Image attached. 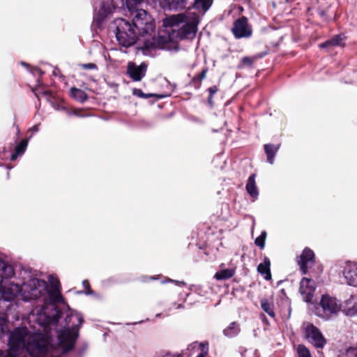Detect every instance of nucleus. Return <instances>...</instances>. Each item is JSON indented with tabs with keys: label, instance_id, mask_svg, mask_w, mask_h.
<instances>
[{
	"label": "nucleus",
	"instance_id": "41",
	"mask_svg": "<svg viewBox=\"0 0 357 357\" xmlns=\"http://www.w3.org/2000/svg\"><path fill=\"white\" fill-rule=\"evenodd\" d=\"M346 314L349 316H354L355 314H357V303L354 305L352 307L348 308L346 310Z\"/></svg>",
	"mask_w": 357,
	"mask_h": 357
},
{
	"label": "nucleus",
	"instance_id": "2",
	"mask_svg": "<svg viewBox=\"0 0 357 357\" xmlns=\"http://www.w3.org/2000/svg\"><path fill=\"white\" fill-rule=\"evenodd\" d=\"M109 29L114 33L116 40L122 47H129L135 45L139 38L132 23L123 18L114 19L110 23Z\"/></svg>",
	"mask_w": 357,
	"mask_h": 357
},
{
	"label": "nucleus",
	"instance_id": "28",
	"mask_svg": "<svg viewBox=\"0 0 357 357\" xmlns=\"http://www.w3.org/2000/svg\"><path fill=\"white\" fill-rule=\"evenodd\" d=\"M133 94L142 98H148L151 97H155L157 100L166 97V95L164 94H158V93H144L142 89H135L133 90Z\"/></svg>",
	"mask_w": 357,
	"mask_h": 357
},
{
	"label": "nucleus",
	"instance_id": "40",
	"mask_svg": "<svg viewBox=\"0 0 357 357\" xmlns=\"http://www.w3.org/2000/svg\"><path fill=\"white\" fill-rule=\"evenodd\" d=\"M80 67L84 70H96L98 66L93 63H82L79 65Z\"/></svg>",
	"mask_w": 357,
	"mask_h": 357
},
{
	"label": "nucleus",
	"instance_id": "20",
	"mask_svg": "<svg viewBox=\"0 0 357 357\" xmlns=\"http://www.w3.org/2000/svg\"><path fill=\"white\" fill-rule=\"evenodd\" d=\"M241 332V327L237 321H233L223 330L225 336L232 338L236 337Z\"/></svg>",
	"mask_w": 357,
	"mask_h": 357
},
{
	"label": "nucleus",
	"instance_id": "53",
	"mask_svg": "<svg viewBox=\"0 0 357 357\" xmlns=\"http://www.w3.org/2000/svg\"><path fill=\"white\" fill-rule=\"evenodd\" d=\"M197 357H205V356H203L202 354H199Z\"/></svg>",
	"mask_w": 357,
	"mask_h": 357
},
{
	"label": "nucleus",
	"instance_id": "39",
	"mask_svg": "<svg viewBox=\"0 0 357 357\" xmlns=\"http://www.w3.org/2000/svg\"><path fill=\"white\" fill-rule=\"evenodd\" d=\"M50 289H60V282L58 278H52L50 280Z\"/></svg>",
	"mask_w": 357,
	"mask_h": 357
},
{
	"label": "nucleus",
	"instance_id": "37",
	"mask_svg": "<svg viewBox=\"0 0 357 357\" xmlns=\"http://www.w3.org/2000/svg\"><path fill=\"white\" fill-rule=\"evenodd\" d=\"M256 57H249V56H244L241 59V64L243 66H246L248 67H252L254 61H255Z\"/></svg>",
	"mask_w": 357,
	"mask_h": 357
},
{
	"label": "nucleus",
	"instance_id": "50",
	"mask_svg": "<svg viewBox=\"0 0 357 357\" xmlns=\"http://www.w3.org/2000/svg\"><path fill=\"white\" fill-rule=\"evenodd\" d=\"M112 3H113V5L114 6H118V3L116 2H115L114 0H112Z\"/></svg>",
	"mask_w": 357,
	"mask_h": 357
},
{
	"label": "nucleus",
	"instance_id": "19",
	"mask_svg": "<svg viewBox=\"0 0 357 357\" xmlns=\"http://www.w3.org/2000/svg\"><path fill=\"white\" fill-rule=\"evenodd\" d=\"M28 142L29 139H23L16 145L14 152L10 155V159L11 161H15L19 156L24 153L28 146Z\"/></svg>",
	"mask_w": 357,
	"mask_h": 357
},
{
	"label": "nucleus",
	"instance_id": "22",
	"mask_svg": "<svg viewBox=\"0 0 357 357\" xmlns=\"http://www.w3.org/2000/svg\"><path fill=\"white\" fill-rule=\"evenodd\" d=\"M235 268L222 269L215 273L214 278H215L217 280H229L235 275Z\"/></svg>",
	"mask_w": 357,
	"mask_h": 357
},
{
	"label": "nucleus",
	"instance_id": "34",
	"mask_svg": "<svg viewBox=\"0 0 357 357\" xmlns=\"http://www.w3.org/2000/svg\"><path fill=\"white\" fill-rule=\"evenodd\" d=\"M345 355L347 357H357V342L347 349Z\"/></svg>",
	"mask_w": 357,
	"mask_h": 357
},
{
	"label": "nucleus",
	"instance_id": "51",
	"mask_svg": "<svg viewBox=\"0 0 357 357\" xmlns=\"http://www.w3.org/2000/svg\"><path fill=\"white\" fill-rule=\"evenodd\" d=\"M38 129L37 126H33V130H34V131H38Z\"/></svg>",
	"mask_w": 357,
	"mask_h": 357
},
{
	"label": "nucleus",
	"instance_id": "17",
	"mask_svg": "<svg viewBox=\"0 0 357 357\" xmlns=\"http://www.w3.org/2000/svg\"><path fill=\"white\" fill-rule=\"evenodd\" d=\"M271 261L268 257H264L263 262L260 263L257 266V271L262 275L266 280L271 279Z\"/></svg>",
	"mask_w": 357,
	"mask_h": 357
},
{
	"label": "nucleus",
	"instance_id": "25",
	"mask_svg": "<svg viewBox=\"0 0 357 357\" xmlns=\"http://www.w3.org/2000/svg\"><path fill=\"white\" fill-rule=\"evenodd\" d=\"M261 307V309L266 312L271 317L275 318V313L274 312L273 303V302L268 301V300L266 298H261L260 301Z\"/></svg>",
	"mask_w": 357,
	"mask_h": 357
},
{
	"label": "nucleus",
	"instance_id": "30",
	"mask_svg": "<svg viewBox=\"0 0 357 357\" xmlns=\"http://www.w3.org/2000/svg\"><path fill=\"white\" fill-rule=\"evenodd\" d=\"M296 353L298 357H312L309 349L303 344L297 346Z\"/></svg>",
	"mask_w": 357,
	"mask_h": 357
},
{
	"label": "nucleus",
	"instance_id": "43",
	"mask_svg": "<svg viewBox=\"0 0 357 357\" xmlns=\"http://www.w3.org/2000/svg\"><path fill=\"white\" fill-rule=\"evenodd\" d=\"M176 18L178 20V22H184L185 21V19L186 18V16L184 15H178L176 16Z\"/></svg>",
	"mask_w": 357,
	"mask_h": 357
},
{
	"label": "nucleus",
	"instance_id": "35",
	"mask_svg": "<svg viewBox=\"0 0 357 357\" xmlns=\"http://www.w3.org/2000/svg\"><path fill=\"white\" fill-rule=\"evenodd\" d=\"M82 285L84 289V294L86 295H93L94 291L91 288L90 282L88 280H84L82 282Z\"/></svg>",
	"mask_w": 357,
	"mask_h": 357
},
{
	"label": "nucleus",
	"instance_id": "9",
	"mask_svg": "<svg viewBox=\"0 0 357 357\" xmlns=\"http://www.w3.org/2000/svg\"><path fill=\"white\" fill-rule=\"evenodd\" d=\"M49 344V341L40 334L29 339L28 349L37 356H43L48 352Z\"/></svg>",
	"mask_w": 357,
	"mask_h": 357
},
{
	"label": "nucleus",
	"instance_id": "16",
	"mask_svg": "<svg viewBox=\"0 0 357 357\" xmlns=\"http://www.w3.org/2000/svg\"><path fill=\"white\" fill-rule=\"evenodd\" d=\"M280 148V144H266L264 145V150L266 155L267 162L271 165L274 162V158Z\"/></svg>",
	"mask_w": 357,
	"mask_h": 357
},
{
	"label": "nucleus",
	"instance_id": "46",
	"mask_svg": "<svg viewBox=\"0 0 357 357\" xmlns=\"http://www.w3.org/2000/svg\"><path fill=\"white\" fill-rule=\"evenodd\" d=\"M44 94L46 96H52V93L50 91H46L44 92Z\"/></svg>",
	"mask_w": 357,
	"mask_h": 357
},
{
	"label": "nucleus",
	"instance_id": "13",
	"mask_svg": "<svg viewBox=\"0 0 357 357\" xmlns=\"http://www.w3.org/2000/svg\"><path fill=\"white\" fill-rule=\"evenodd\" d=\"M316 283L314 280L308 278H303L300 282L299 292L303 296L304 301L308 303L312 302Z\"/></svg>",
	"mask_w": 357,
	"mask_h": 357
},
{
	"label": "nucleus",
	"instance_id": "31",
	"mask_svg": "<svg viewBox=\"0 0 357 357\" xmlns=\"http://www.w3.org/2000/svg\"><path fill=\"white\" fill-rule=\"evenodd\" d=\"M219 91V88L216 85H213L207 89L208 92V104L211 107L214 106L213 96Z\"/></svg>",
	"mask_w": 357,
	"mask_h": 357
},
{
	"label": "nucleus",
	"instance_id": "7",
	"mask_svg": "<svg viewBox=\"0 0 357 357\" xmlns=\"http://www.w3.org/2000/svg\"><path fill=\"white\" fill-rule=\"evenodd\" d=\"M29 335L26 327H17L10 334L8 346L12 351H17L26 347V338Z\"/></svg>",
	"mask_w": 357,
	"mask_h": 357
},
{
	"label": "nucleus",
	"instance_id": "32",
	"mask_svg": "<svg viewBox=\"0 0 357 357\" xmlns=\"http://www.w3.org/2000/svg\"><path fill=\"white\" fill-rule=\"evenodd\" d=\"M266 238V232L264 231L258 237L256 238V239L255 240V244L262 250L265 247Z\"/></svg>",
	"mask_w": 357,
	"mask_h": 357
},
{
	"label": "nucleus",
	"instance_id": "49",
	"mask_svg": "<svg viewBox=\"0 0 357 357\" xmlns=\"http://www.w3.org/2000/svg\"><path fill=\"white\" fill-rule=\"evenodd\" d=\"M72 317H73V315H71V317L68 316V317H66V322L70 321V320H68V319H71Z\"/></svg>",
	"mask_w": 357,
	"mask_h": 357
},
{
	"label": "nucleus",
	"instance_id": "15",
	"mask_svg": "<svg viewBox=\"0 0 357 357\" xmlns=\"http://www.w3.org/2000/svg\"><path fill=\"white\" fill-rule=\"evenodd\" d=\"M347 40V36L344 33H341L339 34L334 35L331 39L319 44L320 48H326L331 46H340L344 47V41Z\"/></svg>",
	"mask_w": 357,
	"mask_h": 357
},
{
	"label": "nucleus",
	"instance_id": "1",
	"mask_svg": "<svg viewBox=\"0 0 357 357\" xmlns=\"http://www.w3.org/2000/svg\"><path fill=\"white\" fill-rule=\"evenodd\" d=\"M132 24L137 31L138 37H150L151 40H146L144 47L151 50L155 47V24L152 16L145 10H135Z\"/></svg>",
	"mask_w": 357,
	"mask_h": 357
},
{
	"label": "nucleus",
	"instance_id": "44",
	"mask_svg": "<svg viewBox=\"0 0 357 357\" xmlns=\"http://www.w3.org/2000/svg\"><path fill=\"white\" fill-rule=\"evenodd\" d=\"M3 357H17L12 351H8Z\"/></svg>",
	"mask_w": 357,
	"mask_h": 357
},
{
	"label": "nucleus",
	"instance_id": "24",
	"mask_svg": "<svg viewBox=\"0 0 357 357\" xmlns=\"http://www.w3.org/2000/svg\"><path fill=\"white\" fill-rule=\"evenodd\" d=\"M70 96L77 101L83 103L88 99V95L83 90L73 87L70 89Z\"/></svg>",
	"mask_w": 357,
	"mask_h": 357
},
{
	"label": "nucleus",
	"instance_id": "8",
	"mask_svg": "<svg viewBox=\"0 0 357 357\" xmlns=\"http://www.w3.org/2000/svg\"><path fill=\"white\" fill-rule=\"evenodd\" d=\"M296 261L299 266L302 274L307 273L308 270L315 264V255L312 250L306 247L303 249L301 254L297 257Z\"/></svg>",
	"mask_w": 357,
	"mask_h": 357
},
{
	"label": "nucleus",
	"instance_id": "3",
	"mask_svg": "<svg viewBox=\"0 0 357 357\" xmlns=\"http://www.w3.org/2000/svg\"><path fill=\"white\" fill-rule=\"evenodd\" d=\"M75 317L78 321L77 324L61 331L58 335L59 342L63 353H68L75 347L76 340L79 335V327L84 321L82 316L76 314Z\"/></svg>",
	"mask_w": 357,
	"mask_h": 357
},
{
	"label": "nucleus",
	"instance_id": "14",
	"mask_svg": "<svg viewBox=\"0 0 357 357\" xmlns=\"http://www.w3.org/2000/svg\"><path fill=\"white\" fill-rule=\"evenodd\" d=\"M343 275L347 283L354 287H357V263L347 261L343 270Z\"/></svg>",
	"mask_w": 357,
	"mask_h": 357
},
{
	"label": "nucleus",
	"instance_id": "18",
	"mask_svg": "<svg viewBox=\"0 0 357 357\" xmlns=\"http://www.w3.org/2000/svg\"><path fill=\"white\" fill-rule=\"evenodd\" d=\"M255 177H256L255 174H251L248 179L246 186H245L248 193L252 198H257L259 195L258 188L257 187L256 182H255Z\"/></svg>",
	"mask_w": 357,
	"mask_h": 357
},
{
	"label": "nucleus",
	"instance_id": "33",
	"mask_svg": "<svg viewBox=\"0 0 357 357\" xmlns=\"http://www.w3.org/2000/svg\"><path fill=\"white\" fill-rule=\"evenodd\" d=\"M110 13V8L109 7H106L105 6H102L98 13V18L100 21H104L107 16Z\"/></svg>",
	"mask_w": 357,
	"mask_h": 357
},
{
	"label": "nucleus",
	"instance_id": "23",
	"mask_svg": "<svg viewBox=\"0 0 357 357\" xmlns=\"http://www.w3.org/2000/svg\"><path fill=\"white\" fill-rule=\"evenodd\" d=\"M208 72V68L205 67L204 68L201 73L195 75L190 82V84H191L192 86H194L195 89H198L201 87L202 85V81L206 78V73Z\"/></svg>",
	"mask_w": 357,
	"mask_h": 357
},
{
	"label": "nucleus",
	"instance_id": "4",
	"mask_svg": "<svg viewBox=\"0 0 357 357\" xmlns=\"http://www.w3.org/2000/svg\"><path fill=\"white\" fill-rule=\"evenodd\" d=\"M14 274V268L2 259H0V293L6 301L14 300L16 296V292L19 289V287L15 285V291H14L12 287H6L4 282L5 280L11 278Z\"/></svg>",
	"mask_w": 357,
	"mask_h": 357
},
{
	"label": "nucleus",
	"instance_id": "38",
	"mask_svg": "<svg viewBox=\"0 0 357 357\" xmlns=\"http://www.w3.org/2000/svg\"><path fill=\"white\" fill-rule=\"evenodd\" d=\"M199 349L201 350V354L205 357L208 354V342L207 341L199 343Z\"/></svg>",
	"mask_w": 357,
	"mask_h": 357
},
{
	"label": "nucleus",
	"instance_id": "52",
	"mask_svg": "<svg viewBox=\"0 0 357 357\" xmlns=\"http://www.w3.org/2000/svg\"><path fill=\"white\" fill-rule=\"evenodd\" d=\"M58 319H59V316H54V319L55 321H57V320H58Z\"/></svg>",
	"mask_w": 357,
	"mask_h": 357
},
{
	"label": "nucleus",
	"instance_id": "21",
	"mask_svg": "<svg viewBox=\"0 0 357 357\" xmlns=\"http://www.w3.org/2000/svg\"><path fill=\"white\" fill-rule=\"evenodd\" d=\"M213 0H194L193 3L189 6L188 8H193L197 10L206 11L213 3Z\"/></svg>",
	"mask_w": 357,
	"mask_h": 357
},
{
	"label": "nucleus",
	"instance_id": "6",
	"mask_svg": "<svg viewBox=\"0 0 357 357\" xmlns=\"http://www.w3.org/2000/svg\"><path fill=\"white\" fill-rule=\"evenodd\" d=\"M304 337L317 349H323L327 340L320 330L313 324L307 323L303 327Z\"/></svg>",
	"mask_w": 357,
	"mask_h": 357
},
{
	"label": "nucleus",
	"instance_id": "5",
	"mask_svg": "<svg viewBox=\"0 0 357 357\" xmlns=\"http://www.w3.org/2000/svg\"><path fill=\"white\" fill-rule=\"evenodd\" d=\"M320 310L318 315L326 319L337 314L341 310V303L335 298L328 294H324L319 301Z\"/></svg>",
	"mask_w": 357,
	"mask_h": 357
},
{
	"label": "nucleus",
	"instance_id": "47",
	"mask_svg": "<svg viewBox=\"0 0 357 357\" xmlns=\"http://www.w3.org/2000/svg\"><path fill=\"white\" fill-rule=\"evenodd\" d=\"M36 70L38 72V73L40 75H42L43 74V72L41 70V69L37 68H36Z\"/></svg>",
	"mask_w": 357,
	"mask_h": 357
},
{
	"label": "nucleus",
	"instance_id": "36",
	"mask_svg": "<svg viewBox=\"0 0 357 357\" xmlns=\"http://www.w3.org/2000/svg\"><path fill=\"white\" fill-rule=\"evenodd\" d=\"M319 16L326 22H328L331 18V15L329 14L328 9H319L318 11Z\"/></svg>",
	"mask_w": 357,
	"mask_h": 357
},
{
	"label": "nucleus",
	"instance_id": "48",
	"mask_svg": "<svg viewBox=\"0 0 357 357\" xmlns=\"http://www.w3.org/2000/svg\"><path fill=\"white\" fill-rule=\"evenodd\" d=\"M149 280H156V278L155 277H149L147 278V280H144V282H148Z\"/></svg>",
	"mask_w": 357,
	"mask_h": 357
},
{
	"label": "nucleus",
	"instance_id": "10",
	"mask_svg": "<svg viewBox=\"0 0 357 357\" xmlns=\"http://www.w3.org/2000/svg\"><path fill=\"white\" fill-rule=\"evenodd\" d=\"M147 69L146 62L137 65L135 62L130 61L127 65L126 74L132 81L140 82L146 76Z\"/></svg>",
	"mask_w": 357,
	"mask_h": 357
},
{
	"label": "nucleus",
	"instance_id": "45",
	"mask_svg": "<svg viewBox=\"0 0 357 357\" xmlns=\"http://www.w3.org/2000/svg\"><path fill=\"white\" fill-rule=\"evenodd\" d=\"M261 317L263 322H265L266 324H268V319L266 317V316L264 314H261Z\"/></svg>",
	"mask_w": 357,
	"mask_h": 357
},
{
	"label": "nucleus",
	"instance_id": "26",
	"mask_svg": "<svg viewBox=\"0 0 357 357\" xmlns=\"http://www.w3.org/2000/svg\"><path fill=\"white\" fill-rule=\"evenodd\" d=\"M167 1L170 9L183 10L189 7L188 6L189 0H167Z\"/></svg>",
	"mask_w": 357,
	"mask_h": 357
},
{
	"label": "nucleus",
	"instance_id": "29",
	"mask_svg": "<svg viewBox=\"0 0 357 357\" xmlns=\"http://www.w3.org/2000/svg\"><path fill=\"white\" fill-rule=\"evenodd\" d=\"M48 294L50 299L54 304L63 302L64 299L61 294L60 289H50Z\"/></svg>",
	"mask_w": 357,
	"mask_h": 357
},
{
	"label": "nucleus",
	"instance_id": "11",
	"mask_svg": "<svg viewBox=\"0 0 357 357\" xmlns=\"http://www.w3.org/2000/svg\"><path fill=\"white\" fill-rule=\"evenodd\" d=\"M231 31L236 38H249L252 36V30L249 26L248 18L243 16L234 22Z\"/></svg>",
	"mask_w": 357,
	"mask_h": 357
},
{
	"label": "nucleus",
	"instance_id": "54",
	"mask_svg": "<svg viewBox=\"0 0 357 357\" xmlns=\"http://www.w3.org/2000/svg\"><path fill=\"white\" fill-rule=\"evenodd\" d=\"M192 344H190L189 347H188V349H190V347H192Z\"/></svg>",
	"mask_w": 357,
	"mask_h": 357
},
{
	"label": "nucleus",
	"instance_id": "42",
	"mask_svg": "<svg viewBox=\"0 0 357 357\" xmlns=\"http://www.w3.org/2000/svg\"><path fill=\"white\" fill-rule=\"evenodd\" d=\"M164 357H182V354H174L167 353Z\"/></svg>",
	"mask_w": 357,
	"mask_h": 357
},
{
	"label": "nucleus",
	"instance_id": "12",
	"mask_svg": "<svg viewBox=\"0 0 357 357\" xmlns=\"http://www.w3.org/2000/svg\"><path fill=\"white\" fill-rule=\"evenodd\" d=\"M199 21V16L194 13L190 20L179 29L178 31L179 38L181 39L194 38L197 31Z\"/></svg>",
	"mask_w": 357,
	"mask_h": 357
},
{
	"label": "nucleus",
	"instance_id": "27",
	"mask_svg": "<svg viewBox=\"0 0 357 357\" xmlns=\"http://www.w3.org/2000/svg\"><path fill=\"white\" fill-rule=\"evenodd\" d=\"M144 0H126V6L131 15L135 14V10H140L138 7Z\"/></svg>",
	"mask_w": 357,
	"mask_h": 357
}]
</instances>
